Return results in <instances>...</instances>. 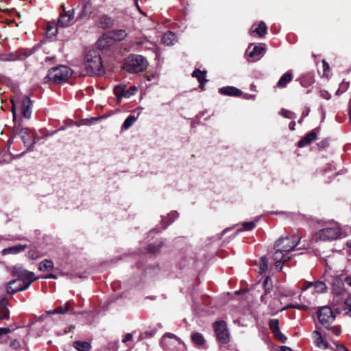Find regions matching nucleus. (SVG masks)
Masks as SVG:
<instances>
[{
	"label": "nucleus",
	"instance_id": "1",
	"mask_svg": "<svg viewBox=\"0 0 351 351\" xmlns=\"http://www.w3.org/2000/svg\"><path fill=\"white\" fill-rule=\"evenodd\" d=\"M84 68L87 75H101L104 73L101 58L99 51L89 50L84 57Z\"/></svg>",
	"mask_w": 351,
	"mask_h": 351
},
{
	"label": "nucleus",
	"instance_id": "2",
	"mask_svg": "<svg viewBox=\"0 0 351 351\" xmlns=\"http://www.w3.org/2000/svg\"><path fill=\"white\" fill-rule=\"evenodd\" d=\"M71 75V69L68 66L59 65L51 68L44 80L45 82L59 84L65 82Z\"/></svg>",
	"mask_w": 351,
	"mask_h": 351
},
{
	"label": "nucleus",
	"instance_id": "3",
	"mask_svg": "<svg viewBox=\"0 0 351 351\" xmlns=\"http://www.w3.org/2000/svg\"><path fill=\"white\" fill-rule=\"evenodd\" d=\"M147 61L141 55H130L123 65V69L129 73H138L147 69Z\"/></svg>",
	"mask_w": 351,
	"mask_h": 351
},
{
	"label": "nucleus",
	"instance_id": "4",
	"mask_svg": "<svg viewBox=\"0 0 351 351\" xmlns=\"http://www.w3.org/2000/svg\"><path fill=\"white\" fill-rule=\"evenodd\" d=\"M12 102V112L13 114V121L14 123H16V106H19L21 110V112L24 118L29 119L32 115V109L33 107V104L30 98L27 95H23L21 99L14 101V99L11 100Z\"/></svg>",
	"mask_w": 351,
	"mask_h": 351
},
{
	"label": "nucleus",
	"instance_id": "5",
	"mask_svg": "<svg viewBox=\"0 0 351 351\" xmlns=\"http://www.w3.org/2000/svg\"><path fill=\"white\" fill-rule=\"evenodd\" d=\"M14 132L18 134L27 151H32L34 144L36 143V134L34 131L27 128H21L20 124L14 123Z\"/></svg>",
	"mask_w": 351,
	"mask_h": 351
},
{
	"label": "nucleus",
	"instance_id": "6",
	"mask_svg": "<svg viewBox=\"0 0 351 351\" xmlns=\"http://www.w3.org/2000/svg\"><path fill=\"white\" fill-rule=\"evenodd\" d=\"M11 275L19 279L21 282L27 283L32 281V283L38 280L39 277H35V274L32 271H29L21 266H14L11 270Z\"/></svg>",
	"mask_w": 351,
	"mask_h": 351
},
{
	"label": "nucleus",
	"instance_id": "7",
	"mask_svg": "<svg viewBox=\"0 0 351 351\" xmlns=\"http://www.w3.org/2000/svg\"><path fill=\"white\" fill-rule=\"evenodd\" d=\"M213 328L217 339L221 343L226 344L230 341V334L225 321H216L213 324Z\"/></svg>",
	"mask_w": 351,
	"mask_h": 351
},
{
	"label": "nucleus",
	"instance_id": "8",
	"mask_svg": "<svg viewBox=\"0 0 351 351\" xmlns=\"http://www.w3.org/2000/svg\"><path fill=\"white\" fill-rule=\"evenodd\" d=\"M299 241L300 239L295 234L290 237H282L276 242L275 247H279L281 250L287 253L297 246Z\"/></svg>",
	"mask_w": 351,
	"mask_h": 351
},
{
	"label": "nucleus",
	"instance_id": "9",
	"mask_svg": "<svg viewBox=\"0 0 351 351\" xmlns=\"http://www.w3.org/2000/svg\"><path fill=\"white\" fill-rule=\"evenodd\" d=\"M317 317L319 322L326 329H329V326L335 319V315L328 306L321 307L318 310Z\"/></svg>",
	"mask_w": 351,
	"mask_h": 351
},
{
	"label": "nucleus",
	"instance_id": "10",
	"mask_svg": "<svg viewBox=\"0 0 351 351\" xmlns=\"http://www.w3.org/2000/svg\"><path fill=\"white\" fill-rule=\"evenodd\" d=\"M32 285V281L27 283L21 282L19 279H13L5 285V289L8 294L13 295L17 292L27 289Z\"/></svg>",
	"mask_w": 351,
	"mask_h": 351
},
{
	"label": "nucleus",
	"instance_id": "11",
	"mask_svg": "<svg viewBox=\"0 0 351 351\" xmlns=\"http://www.w3.org/2000/svg\"><path fill=\"white\" fill-rule=\"evenodd\" d=\"M316 235L322 241H332L339 237L340 230L337 227L325 228L319 230Z\"/></svg>",
	"mask_w": 351,
	"mask_h": 351
},
{
	"label": "nucleus",
	"instance_id": "12",
	"mask_svg": "<svg viewBox=\"0 0 351 351\" xmlns=\"http://www.w3.org/2000/svg\"><path fill=\"white\" fill-rule=\"evenodd\" d=\"M268 326L274 338L282 343L287 342V338L281 332L279 327L278 319H271L268 322Z\"/></svg>",
	"mask_w": 351,
	"mask_h": 351
},
{
	"label": "nucleus",
	"instance_id": "13",
	"mask_svg": "<svg viewBox=\"0 0 351 351\" xmlns=\"http://www.w3.org/2000/svg\"><path fill=\"white\" fill-rule=\"evenodd\" d=\"M320 130V128L317 127L312 130L310 132L307 133L301 140L298 143L299 147H303L310 145L317 139V134Z\"/></svg>",
	"mask_w": 351,
	"mask_h": 351
},
{
	"label": "nucleus",
	"instance_id": "14",
	"mask_svg": "<svg viewBox=\"0 0 351 351\" xmlns=\"http://www.w3.org/2000/svg\"><path fill=\"white\" fill-rule=\"evenodd\" d=\"M74 18V10L72 9L68 12L61 14L58 21V26L60 27H66L72 24Z\"/></svg>",
	"mask_w": 351,
	"mask_h": 351
},
{
	"label": "nucleus",
	"instance_id": "15",
	"mask_svg": "<svg viewBox=\"0 0 351 351\" xmlns=\"http://www.w3.org/2000/svg\"><path fill=\"white\" fill-rule=\"evenodd\" d=\"M75 303L73 300H69L67 301L64 306H59L56 307L53 311H47V313L49 315H53V314H66L69 311H73V306H74Z\"/></svg>",
	"mask_w": 351,
	"mask_h": 351
},
{
	"label": "nucleus",
	"instance_id": "16",
	"mask_svg": "<svg viewBox=\"0 0 351 351\" xmlns=\"http://www.w3.org/2000/svg\"><path fill=\"white\" fill-rule=\"evenodd\" d=\"M114 24V20L106 14H103L98 19L97 25L101 29L112 27Z\"/></svg>",
	"mask_w": 351,
	"mask_h": 351
},
{
	"label": "nucleus",
	"instance_id": "17",
	"mask_svg": "<svg viewBox=\"0 0 351 351\" xmlns=\"http://www.w3.org/2000/svg\"><path fill=\"white\" fill-rule=\"evenodd\" d=\"M219 93L223 95L240 97L242 95V91L239 88L234 86H225L219 88Z\"/></svg>",
	"mask_w": 351,
	"mask_h": 351
},
{
	"label": "nucleus",
	"instance_id": "18",
	"mask_svg": "<svg viewBox=\"0 0 351 351\" xmlns=\"http://www.w3.org/2000/svg\"><path fill=\"white\" fill-rule=\"evenodd\" d=\"M206 71H201L199 69H195L192 73V77H196L199 83V88L204 89V84L208 81L206 79Z\"/></svg>",
	"mask_w": 351,
	"mask_h": 351
},
{
	"label": "nucleus",
	"instance_id": "19",
	"mask_svg": "<svg viewBox=\"0 0 351 351\" xmlns=\"http://www.w3.org/2000/svg\"><path fill=\"white\" fill-rule=\"evenodd\" d=\"M27 245L18 244L14 246L9 247L3 250L2 253L3 254H16L23 252L27 247Z\"/></svg>",
	"mask_w": 351,
	"mask_h": 351
},
{
	"label": "nucleus",
	"instance_id": "20",
	"mask_svg": "<svg viewBox=\"0 0 351 351\" xmlns=\"http://www.w3.org/2000/svg\"><path fill=\"white\" fill-rule=\"evenodd\" d=\"M313 335L315 343L317 347L323 349H326L328 347V343L322 337L319 331L315 330Z\"/></svg>",
	"mask_w": 351,
	"mask_h": 351
},
{
	"label": "nucleus",
	"instance_id": "21",
	"mask_svg": "<svg viewBox=\"0 0 351 351\" xmlns=\"http://www.w3.org/2000/svg\"><path fill=\"white\" fill-rule=\"evenodd\" d=\"M112 43V37L104 34L101 38L98 39L96 43V45L99 49H104L110 45Z\"/></svg>",
	"mask_w": 351,
	"mask_h": 351
},
{
	"label": "nucleus",
	"instance_id": "22",
	"mask_svg": "<svg viewBox=\"0 0 351 351\" xmlns=\"http://www.w3.org/2000/svg\"><path fill=\"white\" fill-rule=\"evenodd\" d=\"M285 251L281 250V249L278 248L275 253L274 254V260L276 261L275 265L277 268L281 269L282 268V261L285 257Z\"/></svg>",
	"mask_w": 351,
	"mask_h": 351
},
{
	"label": "nucleus",
	"instance_id": "23",
	"mask_svg": "<svg viewBox=\"0 0 351 351\" xmlns=\"http://www.w3.org/2000/svg\"><path fill=\"white\" fill-rule=\"evenodd\" d=\"M300 84L304 87H308L315 82L314 75L311 73H306L300 77Z\"/></svg>",
	"mask_w": 351,
	"mask_h": 351
},
{
	"label": "nucleus",
	"instance_id": "24",
	"mask_svg": "<svg viewBox=\"0 0 351 351\" xmlns=\"http://www.w3.org/2000/svg\"><path fill=\"white\" fill-rule=\"evenodd\" d=\"M292 80V73L291 71H287L280 78L277 83V86L279 88H285L287 84Z\"/></svg>",
	"mask_w": 351,
	"mask_h": 351
},
{
	"label": "nucleus",
	"instance_id": "25",
	"mask_svg": "<svg viewBox=\"0 0 351 351\" xmlns=\"http://www.w3.org/2000/svg\"><path fill=\"white\" fill-rule=\"evenodd\" d=\"M346 290L343 283L339 280H335L332 283V292L337 295H341L345 293Z\"/></svg>",
	"mask_w": 351,
	"mask_h": 351
},
{
	"label": "nucleus",
	"instance_id": "26",
	"mask_svg": "<svg viewBox=\"0 0 351 351\" xmlns=\"http://www.w3.org/2000/svg\"><path fill=\"white\" fill-rule=\"evenodd\" d=\"M267 32V27L265 22L261 21L257 27L252 31V34L256 33L259 37H264Z\"/></svg>",
	"mask_w": 351,
	"mask_h": 351
},
{
	"label": "nucleus",
	"instance_id": "27",
	"mask_svg": "<svg viewBox=\"0 0 351 351\" xmlns=\"http://www.w3.org/2000/svg\"><path fill=\"white\" fill-rule=\"evenodd\" d=\"M8 303L7 299L4 298L0 300V319L9 317V311L7 308Z\"/></svg>",
	"mask_w": 351,
	"mask_h": 351
},
{
	"label": "nucleus",
	"instance_id": "28",
	"mask_svg": "<svg viewBox=\"0 0 351 351\" xmlns=\"http://www.w3.org/2000/svg\"><path fill=\"white\" fill-rule=\"evenodd\" d=\"M73 346L77 351H89L91 348V345L88 341H75L73 342Z\"/></svg>",
	"mask_w": 351,
	"mask_h": 351
},
{
	"label": "nucleus",
	"instance_id": "29",
	"mask_svg": "<svg viewBox=\"0 0 351 351\" xmlns=\"http://www.w3.org/2000/svg\"><path fill=\"white\" fill-rule=\"evenodd\" d=\"M191 341L197 346H203L206 342L203 335L197 332L191 334Z\"/></svg>",
	"mask_w": 351,
	"mask_h": 351
},
{
	"label": "nucleus",
	"instance_id": "30",
	"mask_svg": "<svg viewBox=\"0 0 351 351\" xmlns=\"http://www.w3.org/2000/svg\"><path fill=\"white\" fill-rule=\"evenodd\" d=\"M92 5L90 3L86 2L82 5L81 12L80 13L78 18L83 19L91 14Z\"/></svg>",
	"mask_w": 351,
	"mask_h": 351
},
{
	"label": "nucleus",
	"instance_id": "31",
	"mask_svg": "<svg viewBox=\"0 0 351 351\" xmlns=\"http://www.w3.org/2000/svg\"><path fill=\"white\" fill-rule=\"evenodd\" d=\"M53 268V263L51 260L45 259L39 264L38 269L40 271H49Z\"/></svg>",
	"mask_w": 351,
	"mask_h": 351
},
{
	"label": "nucleus",
	"instance_id": "32",
	"mask_svg": "<svg viewBox=\"0 0 351 351\" xmlns=\"http://www.w3.org/2000/svg\"><path fill=\"white\" fill-rule=\"evenodd\" d=\"M249 50L250 47L247 49L249 57L256 58L260 56L265 51V48L261 46H254L252 51Z\"/></svg>",
	"mask_w": 351,
	"mask_h": 351
},
{
	"label": "nucleus",
	"instance_id": "33",
	"mask_svg": "<svg viewBox=\"0 0 351 351\" xmlns=\"http://www.w3.org/2000/svg\"><path fill=\"white\" fill-rule=\"evenodd\" d=\"M167 339H173L178 342L179 344L182 343L181 339L173 333L167 332L162 338L161 343L163 346H167Z\"/></svg>",
	"mask_w": 351,
	"mask_h": 351
},
{
	"label": "nucleus",
	"instance_id": "34",
	"mask_svg": "<svg viewBox=\"0 0 351 351\" xmlns=\"http://www.w3.org/2000/svg\"><path fill=\"white\" fill-rule=\"evenodd\" d=\"M136 121V117L134 115H129L124 121L121 128L123 130H128L134 124Z\"/></svg>",
	"mask_w": 351,
	"mask_h": 351
},
{
	"label": "nucleus",
	"instance_id": "35",
	"mask_svg": "<svg viewBox=\"0 0 351 351\" xmlns=\"http://www.w3.org/2000/svg\"><path fill=\"white\" fill-rule=\"evenodd\" d=\"M289 308H294V309L306 311L308 310V306L306 305H304V304H287L286 306L283 307L281 309V311H286Z\"/></svg>",
	"mask_w": 351,
	"mask_h": 351
},
{
	"label": "nucleus",
	"instance_id": "36",
	"mask_svg": "<svg viewBox=\"0 0 351 351\" xmlns=\"http://www.w3.org/2000/svg\"><path fill=\"white\" fill-rule=\"evenodd\" d=\"M263 289L265 294L269 293L273 289L272 280L269 276H267L263 281Z\"/></svg>",
	"mask_w": 351,
	"mask_h": 351
},
{
	"label": "nucleus",
	"instance_id": "37",
	"mask_svg": "<svg viewBox=\"0 0 351 351\" xmlns=\"http://www.w3.org/2000/svg\"><path fill=\"white\" fill-rule=\"evenodd\" d=\"M125 88H126L125 85H124V86L119 85V86H116L114 88V93L116 95V97H117L118 101H120L121 98L124 97L123 95H124Z\"/></svg>",
	"mask_w": 351,
	"mask_h": 351
},
{
	"label": "nucleus",
	"instance_id": "38",
	"mask_svg": "<svg viewBox=\"0 0 351 351\" xmlns=\"http://www.w3.org/2000/svg\"><path fill=\"white\" fill-rule=\"evenodd\" d=\"M41 256V252L35 247L30 249L27 252V257L31 260H36Z\"/></svg>",
	"mask_w": 351,
	"mask_h": 351
},
{
	"label": "nucleus",
	"instance_id": "39",
	"mask_svg": "<svg viewBox=\"0 0 351 351\" xmlns=\"http://www.w3.org/2000/svg\"><path fill=\"white\" fill-rule=\"evenodd\" d=\"M313 287L315 291L317 293H323L326 290V286L325 283L319 280L313 282Z\"/></svg>",
	"mask_w": 351,
	"mask_h": 351
},
{
	"label": "nucleus",
	"instance_id": "40",
	"mask_svg": "<svg viewBox=\"0 0 351 351\" xmlns=\"http://www.w3.org/2000/svg\"><path fill=\"white\" fill-rule=\"evenodd\" d=\"M162 241H160L157 245L151 243L147 245V250L149 253L155 254L160 250V249L162 247Z\"/></svg>",
	"mask_w": 351,
	"mask_h": 351
},
{
	"label": "nucleus",
	"instance_id": "41",
	"mask_svg": "<svg viewBox=\"0 0 351 351\" xmlns=\"http://www.w3.org/2000/svg\"><path fill=\"white\" fill-rule=\"evenodd\" d=\"M173 39H174V34L171 32H169L168 33L165 34V35L163 36V38H162L164 43H165L167 45H172Z\"/></svg>",
	"mask_w": 351,
	"mask_h": 351
},
{
	"label": "nucleus",
	"instance_id": "42",
	"mask_svg": "<svg viewBox=\"0 0 351 351\" xmlns=\"http://www.w3.org/2000/svg\"><path fill=\"white\" fill-rule=\"evenodd\" d=\"M137 88L134 86H130L128 89L125 88L124 97L129 98L137 93Z\"/></svg>",
	"mask_w": 351,
	"mask_h": 351
},
{
	"label": "nucleus",
	"instance_id": "43",
	"mask_svg": "<svg viewBox=\"0 0 351 351\" xmlns=\"http://www.w3.org/2000/svg\"><path fill=\"white\" fill-rule=\"evenodd\" d=\"M260 273L263 274L267 270V260L265 257H261L260 260Z\"/></svg>",
	"mask_w": 351,
	"mask_h": 351
},
{
	"label": "nucleus",
	"instance_id": "44",
	"mask_svg": "<svg viewBox=\"0 0 351 351\" xmlns=\"http://www.w3.org/2000/svg\"><path fill=\"white\" fill-rule=\"evenodd\" d=\"M114 35L117 39H118L119 40H122L126 37L127 33L123 29H118L114 31Z\"/></svg>",
	"mask_w": 351,
	"mask_h": 351
},
{
	"label": "nucleus",
	"instance_id": "45",
	"mask_svg": "<svg viewBox=\"0 0 351 351\" xmlns=\"http://www.w3.org/2000/svg\"><path fill=\"white\" fill-rule=\"evenodd\" d=\"M280 114L282 116H283L284 117L288 118V119H295V114H294V112H293L289 110L284 109V108L281 110Z\"/></svg>",
	"mask_w": 351,
	"mask_h": 351
},
{
	"label": "nucleus",
	"instance_id": "46",
	"mask_svg": "<svg viewBox=\"0 0 351 351\" xmlns=\"http://www.w3.org/2000/svg\"><path fill=\"white\" fill-rule=\"evenodd\" d=\"M330 139L328 138H326L321 141L319 143L317 144V146L319 150L324 149L329 146Z\"/></svg>",
	"mask_w": 351,
	"mask_h": 351
},
{
	"label": "nucleus",
	"instance_id": "47",
	"mask_svg": "<svg viewBox=\"0 0 351 351\" xmlns=\"http://www.w3.org/2000/svg\"><path fill=\"white\" fill-rule=\"evenodd\" d=\"M345 309L348 310L347 314L351 316V295H350L344 302Z\"/></svg>",
	"mask_w": 351,
	"mask_h": 351
},
{
	"label": "nucleus",
	"instance_id": "48",
	"mask_svg": "<svg viewBox=\"0 0 351 351\" xmlns=\"http://www.w3.org/2000/svg\"><path fill=\"white\" fill-rule=\"evenodd\" d=\"M58 32L57 27H54L52 26H47L46 34L48 37H52L55 36Z\"/></svg>",
	"mask_w": 351,
	"mask_h": 351
},
{
	"label": "nucleus",
	"instance_id": "49",
	"mask_svg": "<svg viewBox=\"0 0 351 351\" xmlns=\"http://www.w3.org/2000/svg\"><path fill=\"white\" fill-rule=\"evenodd\" d=\"M242 226L245 230H252L255 228V223L253 221L244 222Z\"/></svg>",
	"mask_w": 351,
	"mask_h": 351
},
{
	"label": "nucleus",
	"instance_id": "50",
	"mask_svg": "<svg viewBox=\"0 0 351 351\" xmlns=\"http://www.w3.org/2000/svg\"><path fill=\"white\" fill-rule=\"evenodd\" d=\"M328 330H332V333L337 336L339 335L341 332V328L340 326H335L331 327L330 325Z\"/></svg>",
	"mask_w": 351,
	"mask_h": 351
},
{
	"label": "nucleus",
	"instance_id": "51",
	"mask_svg": "<svg viewBox=\"0 0 351 351\" xmlns=\"http://www.w3.org/2000/svg\"><path fill=\"white\" fill-rule=\"evenodd\" d=\"M10 346L14 350H18L21 348V343L18 339H14L10 342Z\"/></svg>",
	"mask_w": 351,
	"mask_h": 351
},
{
	"label": "nucleus",
	"instance_id": "52",
	"mask_svg": "<svg viewBox=\"0 0 351 351\" xmlns=\"http://www.w3.org/2000/svg\"><path fill=\"white\" fill-rule=\"evenodd\" d=\"M313 287V282H305L302 287V291H304L309 289L310 287Z\"/></svg>",
	"mask_w": 351,
	"mask_h": 351
},
{
	"label": "nucleus",
	"instance_id": "53",
	"mask_svg": "<svg viewBox=\"0 0 351 351\" xmlns=\"http://www.w3.org/2000/svg\"><path fill=\"white\" fill-rule=\"evenodd\" d=\"M39 278H43V279H57L58 276H57V275L53 274H49L47 275L39 277Z\"/></svg>",
	"mask_w": 351,
	"mask_h": 351
},
{
	"label": "nucleus",
	"instance_id": "54",
	"mask_svg": "<svg viewBox=\"0 0 351 351\" xmlns=\"http://www.w3.org/2000/svg\"><path fill=\"white\" fill-rule=\"evenodd\" d=\"M132 335L131 333H127V334L124 336V337H123V339L122 341H123V343H126V342H128V341H131V340H132Z\"/></svg>",
	"mask_w": 351,
	"mask_h": 351
},
{
	"label": "nucleus",
	"instance_id": "55",
	"mask_svg": "<svg viewBox=\"0 0 351 351\" xmlns=\"http://www.w3.org/2000/svg\"><path fill=\"white\" fill-rule=\"evenodd\" d=\"M10 332V328H0V336L7 335Z\"/></svg>",
	"mask_w": 351,
	"mask_h": 351
},
{
	"label": "nucleus",
	"instance_id": "56",
	"mask_svg": "<svg viewBox=\"0 0 351 351\" xmlns=\"http://www.w3.org/2000/svg\"><path fill=\"white\" fill-rule=\"evenodd\" d=\"M295 122L294 121H291L289 125V129L291 130V131H294L295 130Z\"/></svg>",
	"mask_w": 351,
	"mask_h": 351
},
{
	"label": "nucleus",
	"instance_id": "57",
	"mask_svg": "<svg viewBox=\"0 0 351 351\" xmlns=\"http://www.w3.org/2000/svg\"><path fill=\"white\" fill-rule=\"evenodd\" d=\"M344 282L351 287V276H348L344 278Z\"/></svg>",
	"mask_w": 351,
	"mask_h": 351
},
{
	"label": "nucleus",
	"instance_id": "58",
	"mask_svg": "<svg viewBox=\"0 0 351 351\" xmlns=\"http://www.w3.org/2000/svg\"><path fill=\"white\" fill-rule=\"evenodd\" d=\"M322 63H323V68H324V71L326 72V70L329 69V65L326 62L325 60H324L322 61Z\"/></svg>",
	"mask_w": 351,
	"mask_h": 351
},
{
	"label": "nucleus",
	"instance_id": "59",
	"mask_svg": "<svg viewBox=\"0 0 351 351\" xmlns=\"http://www.w3.org/2000/svg\"><path fill=\"white\" fill-rule=\"evenodd\" d=\"M279 351H292V350L289 347L282 346L280 347Z\"/></svg>",
	"mask_w": 351,
	"mask_h": 351
},
{
	"label": "nucleus",
	"instance_id": "60",
	"mask_svg": "<svg viewBox=\"0 0 351 351\" xmlns=\"http://www.w3.org/2000/svg\"><path fill=\"white\" fill-rule=\"evenodd\" d=\"M309 112H310V109L309 108H307L304 111H303L302 114V118H305L306 117H307L308 115V114H309Z\"/></svg>",
	"mask_w": 351,
	"mask_h": 351
},
{
	"label": "nucleus",
	"instance_id": "61",
	"mask_svg": "<svg viewBox=\"0 0 351 351\" xmlns=\"http://www.w3.org/2000/svg\"><path fill=\"white\" fill-rule=\"evenodd\" d=\"M349 106H350V109H349V112H348V115H349V121L351 124V97L349 101Z\"/></svg>",
	"mask_w": 351,
	"mask_h": 351
},
{
	"label": "nucleus",
	"instance_id": "62",
	"mask_svg": "<svg viewBox=\"0 0 351 351\" xmlns=\"http://www.w3.org/2000/svg\"><path fill=\"white\" fill-rule=\"evenodd\" d=\"M339 351H348V349L343 345L338 346Z\"/></svg>",
	"mask_w": 351,
	"mask_h": 351
},
{
	"label": "nucleus",
	"instance_id": "63",
	"mask_svg": "<svg viewBox=\"0 0 351 351\" xmlns=\"http://www.w3.org/2000/svg\"><path fill=\"white\" fill-rule=\"evenodd\" d=\"M290 258H291V257H290V256H287V253L286 254H285V257H284V259H283V261H282V265H283L285 262L288 261Z\"/></svg>",
	"mask_w": 351,
	"mask_h": 351
},
{
	"label": "nucleus",
	"instance_id": "64",
	"mask_svg": "<svg viewBox=\"0 0 351 351\" xmlns=\"http://www.w3.org/2000/svg\"><path fill=\"white\" fill-rule=\"evenodd\" d=\"M266 295H267V294H265V293L264 295H261V301L262 302H264V303H266V302H266V300H265Z\"/></svg>",
	"mask_w": 351,
	"mask_h": 351
}]
</instances>
